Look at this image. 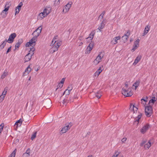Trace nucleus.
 Listing matches in <instances>:
<instances>
[{
	"label": "nucleus",
	"mask_w": 157,
	"mask_h": 157,
	"mask_svg": "<svg viewBox=\"0 0 157 157\" xmlns=\"http://www.w3.org/2000/svg\"><path fill=\"white\" fill-rule=\"evenodd\" d=\"M129 109L130 111H133V113H134L135 109H136L135 110L136 111L137 109V108L136 107H134V105H131L129 108Z\"/></svg>",
	"instance_id": "29"
},
{
	"label": "nucleus",
	"mask_w": 157,
	"mask_h": 157,
	"mask_svg": "<svg viewBox=\"0 0 157 157\" xmlns=\"http://www.w3.org/2000/svg\"><path fill=\"white\" fill-rule=\"evenodd\" d=\"M22 121L21 120V119H20L18 120L15 123V125H17V126H18V125L21 126V124L22 123Z\"/></svg>",
	"instance_id": "34"
},
{
	"label": "nucleus",
	"mask_w": 157,
	"mask_h": 157,
	"mask_svg": "<svg viewBox=\"0 0 157 157\" xmlns=\"http://www.w3.org/2000/svg\"><path fill=\"white\" fill-rule=\"evenodd\" d=\"M120 157H123V156L122 155H120Z\"/></svg>",
	"instance_id": "64"
},
{
	"label": "nucleus",
	"mask_w": 157,
	"mask_h": 157,
	"mask_svg": "<svg viewBox=\"0 0 157 157\" xmlns=\"http://www.w3.org/2000/svg\"><path fill=\"white\" fill-rule=\"evenodd\" d=\"M104 20H103V21L101 23L100 25L99 26V27L98 28V29L101 31V29H103L104 27L105 24H104L103 22Z\"/></svg>",
	"instance_id": "23"
},
{
	"label": "nucleus",
	"mask_w": 157,
	"mask_h": 157,
	"mask_svg": "<svg viewBox=\"0 0 157 157\" xmlns=\"http://www.w3.org/2000/svg\"><path fill=\"white\" fill-rule=\"evenodd\" d=\"M31 48H30V50L29 51V52L25 56L24 59L25 62L29 61L32 58V56L34 54V51L35 49L33 47V45L30 46Z\"/></svg>",
	"instance_id": "4"
},
{
	"label": "nucleus",
	"mask_w": 157,
	"mask_h": 157,
	"mask_svg": "<svg viewBox=\"0 0 157 157\" xmlns=\"http://www.w3.org/2000/svg\"><path fill=\"white\" fill-rule=\"evenodd\" d=\"M149 125L147 124L141 129L140 132L142 133H144L149 128Z\"/></svg>",
	"instance_id": "14"
},
{
	"label": "nucleus",
	"mask_w": 157,
	"mask_h": 157,
	"mask_svg": "<svg viewBox=\"0 0 157 157\" xmlns=\"http://www.w3.org/2000/svg\"><path fill=\"white\" fill-rule=\"evenodd\" d=\"M4 126V125L3 124H1L0 125V133H1V131L2 130Z\"/></svg>",
	"instance_id": "45"
},
{
	"label": "nucleus",
	"mask_w": 157,
	"mask_h": 157,
	"mask_svg": "<svg viewBox=\"0 0 157 157\" xmlns=\"http://www.w3.org/2000/svg\"><path fill=\"white\" fill-rule=\"evenodd\" d=\"M72 88H73V87H72V85H70L68 86L67 89H66L67 91H71L72 90Z\"/></svg>",
	"instance_id": "40"
},
{
	"label": "nucleus",
	"mask_w": 157,
	"mask_h": 157,
	"mask_svg": "<svg viewBox=\"0 0 157 157\" xmlns=\"http://www.w3.org/2000/svg\"><path fill=\"white\" fill-rule=\"evenodd\" d=\"M11 46H10L7 49V51L6 52V54H7L8 53L10 52L11 51Z\"/></svg>",
	"instance_id": "51"
},
{
	"label": "nucleus",
	"mask_w": 157,
	"mask_h": 157,
	"mask_svg": "<svg viewBox=\"0 0 157 157\" xmlns=\"http://www.w3.org/2000/svg\"><path fill=\"white\" fill-rule=\"evenodd\" d=\"M155 101H156V100L155 99H151L149 101V102L148 103L149 105H150V104H151L152 105H151L152 106V105H153V104L155 102Z\"/></svg>",
	"instance_id": "37"
},
{
	"label": "nucleus",
	"mask_w": 157,
	"mask_h": 157,
	"mask_svg": "<svg viewBox=\"0 0 157 157\" xmlns=\"http://www.w3.org/2000/svg\"><path fill=\"white\" fill-rule=\"evenodd\" d=\"M68 103H69V100L65 98L64 99L63 101V104H65L66 105Z\"/></svg>",
	"instance_id": "36"
},
{
	"label": "nucleus",
	"mask_w": 157,
	"mask_h": 157,
	"mask_svg": "<svg viewBox=\"0 0 157 157\" xmlns=\"http://www.w3.org/2000/svg\"><path fill=\"white\" fill-rule=\"evenodd\" d=\"M61 44L62 41L59 40H58L54 45H51V46H53L52 47L51 49V50L53 51L52 53L57 51L58 50Z\"/></svg>",
	"instance_id": "7"
},
{
	"label": "nucleus",
	"mask_w": 157,
	"mask_h": 157,
	"mask_svg": "<svg viewBox=\"0 0 157 157\" xmlns=\"http://www.w3.org/2000/svg\"><path fill=\"white\" fill-rule=\"evenodd\" d=\"M105 13V11H103L102 13L99 16L98 18H101V19L103 17V16Z\"/></svg>",
	"instance_id": "38"
},
{
	"label": "nucleus",
	"mask_w": 157,
	"mask_h": 157,
	"mask_svg": "<svg viewBox=\"0 0 157 157\" xmlns=\"http://www.w3.org/2000/svg\"><path fill=\"white\" fill-rule=\"evenodd\" d=\"M8 75V72L6 71H5L3 74L2 75L1 78L2 79L4 78Z\"/></svg>",
	"instance_id": "31"
},
{
	"label": "nucleus",
	"mask_w": 157,
	"mask_h": 157,
	"mask_svg": "<svg viewBox=\"0 0 157 157\" xmlns=\"http://www.w3.org/2000/svg\"><path fill=\"white\" fill-rule=\"evenodd\" d=\"M68 100L69 101V102L70 103L73 102V101H73V97H71Z\"/></svg>",
	"instance_id": "49"
},
{
	"label": "nucleus",
	"mask_w": 157,
	"mask_h": 157,
	"mask_svg": "<svg viewBox=\"0 0 157 157\" xmlns=\"http://www.w3.org/2000/svg\"><path fill=\"white\" fill-rule=\"evenodd\" d=\"M117 151H116L115 152V155H114L115 157H117L120 153H118L117 154Z\"/></svg>",
	"instance_id": "55"
},
{
	"label": "nucleus",
	"mask_w": 157,
	"mask_h": 157,
	"mask_svg": "<svg viewBox=\"0 0 157 157\" xmlns=\"http://www.w3.org/2000/svg\"><path fill=\"white\" fill-rule=\"evenodd\" d=\"M73 97L74 98H77L76 95L75 96L74 95V97Z\"/></svg>",
	"instance_id": "61"
},
{
	"label": "nucleus",
	"mask_w": 157,
	"mask_h": 157,
	"mask_svg": "<svg viewBox=\"0 0 157 157\" xmlns=\"http://www.w3.org/2000/svg\"><path fill=\"white\" fill-rule=\"evenodd\" d=\"M102 95L101 92L99 91L95 94V96L98 98H100L101 96Z\"/></svg>",
	"instance_id": "32"
},
{
	"label": "nucleus",
	"mask_w": 157,
	"mask_h": 157,
	"mask_svg": "<svg viewBox=\"0 0 157 157\" xmlns=\"http://www.w3.org/2000/svg\"><path fill=\"white\" fill-rule=\"evenodd\" d=\"M155 97L152 98V99H155Z\"/></svg>",
	"instance_id": "62"
},
{
	"label": "nucleus",
	"mask_w": 157,
	"mask_h": 157,
	"mask_svg": "<svg viewBox=\"0 0 157 157\" xmlns=\"http://www.w3.org/2000/svg\"><path fill=\"white\" fill-rule=\"evenodd\" d=\"M93 44L92 43H90L86 48V52H85V53L86 54L90 53V52L93 49Z\"/></svg>",
	"instance_id": "15"
},
{
	"label": "nucleus",
	"mask_w": 157,
	"mask_h": 157,
	"mask_svg": "<svg viewBox=\"0 0 157 157\" xmlns=\"http://www.w3.org/2000/svg\"><path fill=\"white\" fill-rule=\"evenodd\" d=\"M58 37L57 35H56L54 36L52 40V43L50 44V46H52L51 45L52 44V45H54V44L57 42L58 40H58Z\"/></svg>",
	"instance_id": "20"
},
{
	"label": "nucleus",
	"mask_w": 157,
	"mask_h": 157,
	"mask_svg": "<svg viewBox=\"0 0 157 157\" xmlns=\"http://www.w3.org/2000/svg\"><path fill=\"white\" fill-rule=\"evenodd\" d=\"M90 134V132H87V135H89Z\"/></svg>",
	"instance_id": "58"
},
{
	"label": "nucleus",
	"mask_w": 157,
	"mask_h": 157,
	"mask_svg": "<svg viewBox=\"0 0 157 157\" xmlns=\"http://www.w3.org/2000/svg\"><path fill=\"white\" fill-rule=\"evenodd\" d=\"M63 86V85L62 84L59 83L58 85L57 86V88L56 89V90H57L58 89H59V88H60V89Z\"/></svg>",
	"instance_id": "47"
},
{
	"label": "nucleus",
	"mask_w": 157,
	"mask_h": 157,
	"mask_svg": "<svg viewBox=\"0 0 157 157\" xmlns=\"http://www.w3.org/2000/svg\"><path fill=\"white\" fill-rule=\"evenodd\" d=\"M70 91H67V90H65V91L64 92L63 95L64 94H66L67 95H69V94H70Z\"/></svg>",
	"instance_id": "43"
},
{
	"label": "nucleus",
	"mask_w": 157,
	"mask_h": 157,
	"mask_svg": "<svg viewBox=\"0 0 157 157\" xmlns=\"http://www.w3.org/2000/svg\"><path fill=\"white\" fill-rule=\"evenodd\" d=\"M6 91H3V92H2V94H4L5 95H6Z\"/></svg>",
	"instance_id": "56"
},
{
	"label": "nucleus",
	"mask_w": 157,
	"mask_h": 157,
	"mask_svg": "<svg viewBox=\"0 0 157 157\" xmlns=\"http://www.w3.org/2000/svg\"><path fill=\"white\" fill-rule=\"evenodd\" d=\"M70 2L68 3L67 5H66L64 6V9H63V12H64V10L65 11V12L66 13L68 11L70 8L71 6L72 3L70 4Z\"/></svg>",
	"instance_id": "13"
},
{
	"label": "nucleus",
	"mask_w": 157,
	"mask_h": 157,
	"mask_svg": "<svg viewBox=\"0 0 157 157\" xmlns=\"http://www.w3.org/2000/svg\"><path fill=\"white\" fill-rule=\"evenodd\" d=\"M146 140L143 141L142 143L140 144V146H143L146 143Z\"/></svg>",
	"instance_id": "48"
},
{
	"label": "nucleus",
	"mask_w": 157,
	"mask_h": 157,
	"mask_svg": "<svg viewBox=\"0 0 157 157\" xmlns=\"http://www.w3.org/2000/svg\"><path fill=\"white\" fill-rule=\"evenodd\" d=\"M99 63V62L97 61V60L95 59L93 62V64L95 65H97Z\"/></svg>",
	"instance_id": "44"
},
{
	"label": "nucleus",
	"mask_w": 157,
	"mask_h": 157,
	"mask_svg": "<svg viewBox=\"0 0 157 157\" xmlns=\"http://www.w3.org/2000/svg\"><path fill=\"white\" fill-rule=\"evenodd\" d=\"M101 72L97 70L94 74V76L98 77Z\"/></svg>",
	"instance_id": "42"
},
{
	"label": "nucleus",
	"mask_w": 157,
	"mask_h": 157,
	"mask_svg": "<svg viewBox=\"0 0 157 157\" xmlns=\"http://www.w3.org/2000/svg\"><path fill=\"white\" fill-rule=\"evenodd\" d=\"M30 149L29 148L26 151V152L25 153H27L30 155Z\"/></svg>",
	"instance_id": "53"
},
{
	"label": "nucleus",
	"mask_w": 157,
	"mask_h": 157,
	"mask_svg": "<svg viewBox=\"0 0 157 157\" xmlns=\"http://www.w3.org/2000/svg\"><path fill=\"white\" fill-rule=\"evenodd\" d=\"M122 94L126 97H130L132 94L131 89L128 88V86L127 82L125 83V86L122 89Z\"/></svg>",
	"instance_id": "2"
},
{
	"label": "nucleus",
	"mask_w": 157,
	"mask_h": 157,
	"mask_svg": "<svg viewBox=\"0 0 157 157\" xmlns=\"http://www.w3.org/2000/svg\"><path fill=\"white\" fill-rule=\"evenodd\" d=\"M11 6L10 2H7L5 6V9L2 10L1 13L0 15L2 18H5L8 14V11Z\"/></svg>",
	"instance_id": "3"
},
{
	"label": "nucleus",
	"mask_w": 157,
	"mask_h": 157,
	"mask_svg": "<svg viewBox=\"0 0 157 157\" xmlns=\"http://www.w3.org/2000/svg\"><path fill=\"white\" fill-rule=\"evenodd\" d=\"M72 125L71 123H66L65 126L60 131V134H62L66 132L69 129Z\"/></svg>",
	"instance_id": "8"
},
{
	"label": "nucleus",
	"mask_w": 157,
	"mask_h": 157,
	"mask_svg": "<svg viewBox=\"0 0 157 157\" xmlns=\"http://www.w3.org/2000/svg\"><path fill=\"white\" fill-rule=\"evenodd\" d=\"M141 58V55H138L136 58L133 64L134 65H136L140 61Z\"/></svg>",
	"instance_id": "21"
},
{
	"label": "nucleus",
	"mask_w": 157,
	"mask_h": 157,
	"mask_svg": "<svg viewBox=\"0 0 157 157\" xmlns=\"http://www.w3.org/2000/svg\"><path fill=\"white\" fill-rule=\"evenodd\" d=\"M23 40L22 39H19L18 40V42L16 44L15 47V49L17 48H18L20 46L21 44L22 43Z\"/></svg>",
	"instance_id": "22"
},
{
	"label": "nucleus",
	"mask_w": 157,
	"mask_h": 157,
	"mask_svg": "<svg viewBox=\"0 0 157 157\" xmlns=\"http://www.w3.org/2000/svg\"><path fill=\"white\" fill-rule=\"evenodd\" d=\"M51 8L50 7H46L44 10L43 12L40 13L39 14L40 16L42 19L43 18L46 17L51 11Z\"/></svg>",
	"instance_id": "5"
},
{
	"label": "nucleus",
	"mask_w": 157,
	"mask_h": 157,
	"mask_svg": "<svg viewBox=\"0 0 157 157\" xmlns=\"http://www.w3.org/2000/svg\"><path fill=\"white\" fill-rule=\"evenodd\" d=\"M29 154H27V153H24L23 155V157H29Z\"/></svg>",
	"instance_id": "46"
},
{
	"label": "nucleus",
	"mask_w": 157,
	"mask_h": 157,
	"mask_svg": "<svg viewBox=\"0 0 157 157\" xmlns=\"http://www.w3.org/2000/svg\"><path fill=\"white\" fill-rule=\"evenodd\" d=\"M151 146V142L150 141H149L147 143L145 144L144 145V148L145 149H148Z\"/></svg>",
	"instance_id": "26"
},
{
	"label": "nucleus",
	"mask_w": 157,
	"mask_h": 157,
	"mask_svg": "<svg viewBox=\"0 0 157 157\" xmlns=\"http://www.w3.org/2000/svg\"><path fill=\"white\" fill-rule=\"evenodd\" d=\"M145 113L147 117H150L152 113L151 105H149L145 107Z\"/></svg>",
	"instance_id": "6"
},
{
	"label": "nucleus",
	"mask_w": 157,
	"mask_h": 157,
	"mask_svg": "<svg viewBox=\"0 0 157 157\" xmlns=\"http://www.w3.org/2000/svg\"><path fill=\"white\" fill-rule=\"evenodd\" d=\"M130 31L128 30L127 33L125 34L122 37V39L124 43H125L127 41L129 36L130 35Z\"/></svg>",
	"instance_id": "10"
},
{
	"label": "nucleus",
	"mask_w": 157,
	"mask_h": 157,
	"mask_svg": "<svg viewBox=\"0 0 157 157\" xmlns=\"http://www.w3.org/2000/svg\"><path fill=\"white\" fill-rule=\"evenodd\" d=\"M141 104L145 107L146 103L147 101V97L145 99H142L141 100Z\"/></svg>",
	"instance_id": "25"
},
{
	"label": "nucleus",
	"mask_w": 157,
	"mask_h": 157,
	"mask_svg": "<svg viewBox=\"0 0 157 157\" xmlns=\"http://www.w3.org/2000/svg\"><path fill=\"white\" fill-rule=\"evenodd\" d=\"M140 83V81L139 80L136 81L133 85V86H134L135 88V89H136L137 87L139 85Z\"/></svg>",
	"instance_id": "30"
},
{
	"label": "nucleus",
	"mask_w": 157,
	"mask_h": 157,
	"mask_svg": "<svg viewBox=\"0 0 157 157\" xmlns=\"http://www.w3.org/2000/svg\"><path fill=\"white\" fill-rule=\"evenodd\" d=\"M42 29L41 26H39L32 33V35L33 37L30 40L29 42H27L26 44V47H29L30 46L33 45L34 46L35 45V42L37 40V37L40 35Z\"/></svg>",
	"instance_id": "1"
},
{
	"label": "nucleus",
	"mask_w": 157,
	"mask_h": 157,
	"mask_svg": "<svg viewBox=\"0 0 157 157\" xmlns=\"http://www.w3.org/2000/svg\"><path fill=\"white\" fill-rule=\"evenodd\" d=\"M150 26L149 25H148L146 26L144 30V33L143 35V36L145 35L148 32L150 29Z\"/></svg>",
	"instance_id": "19"
},
{
	"label": "nucleus",
	"mask_w": 157,
	"mask_h": 157,
	"mask_svg": "<svg viewBox=\"0 0 157 157\" xmlns=\"http://www.w3.org/2000/svg\"><path fill=\"white\" fill-rule=\"evenodd\" d=\"M121 36H116L113 38V40L111 41V43L112 44H116L118 42V40H120L121 39Z\"/></svg>",
	"instance_id": "18"
},
{
	"label": "nucleus",
	"mask_w": 157,
	"mask_h": 157,
	"mask_svg": "<svg viewBox=\"0 0 157 157\" xmlns=\"http://www.w3.org/2000/svg\"><path fill=\"white\" fill-rule=\"evenodd\" d=\"M103 67V66H101L99 68V69L97 70L101 72L102 71V70L101 69V68Z\"/></svg>",
	"instance_id": "54"
},
{
	"label": "nucleus",
	"mask_w": 157,
	"mask_h": 157,
	"mask_svg": "<svg viewBox=\"0 0 157 157\" xmlns=\"http://www.w3.org/2000/svg\"><path fill=\"white\" fill-rule=\"evenodd\" d=\"M17 150L16 149H15L11 153V154L10 155L9 157H15L16 152Z\"/></svg>",
	"instance_id": "33"
},
{
	"label": "nucleus",
	"mask_w": 157,
	"mask_h": 157,
	"mask_svg": "<svg viewBox=\"0 0 157 157\" xmlns=\"http://www.w3.org/2000/svg\"><path fill=\"white\" fill-rule=\"evenodd\" d=\"M142 115L141 113H140L139 115H138V116L136 117L135 119V122H137V124L138 123L140 119L142 117Z\"/></svg>",
	"instance_id": "27"
},
{
	"label": "nucleus",
	"mask_w": 157,
	"mask_h": 157,
	"mask_svg": "<svg viewBox=\"0 0 157 157\" xmlns=\"http://www.w3.org/2000/svg\"><path fill=\"white\" fill-rule=\"evenodd\" d=\"M7 42V40L6 39L0 45V49H2L5 46Z\"/></svg>",
	"instance_id": "24"
},
{
	"label": "nucleus",
	"mask_w": 157,
	"mask_h": 157,
	"mask_svg": "<svg viewBox=\"0 0 157 157\" xmlns=\"http://www.w3.org/2000/svg\"><path fill=\"white\" fill-rule=\"evenodd\" d=\"M16 36V34L15 33L11 34L9 37L8 39L7 40V42L9 43H12L14 41V38Z\"/></svg>",
	"instance_id": "9"
},
{
	"label": "nucleus",
	"mask_w": 157,
	"mask_h": 157,
	"mask_svg": "<svg viewBox=\"0 0 157 157\" xmlns=\"http://www.w3.org/2000/svg\"><path fill=\"white\" fill-rule=\"evenodd\" d=\"M82 44H83L82 42H80L79 44V46H81V45H82Z\"/></svg>",
	"instance_id": "59"
},
{
	"label": "nucleus",
	"mask_w": 157,
	"mask_h": 157,
	"mask_svg": "<svg viewBox=\"0 0 157 157\" xmlns=\"http://www.w3.org/2000/svg\"><path fill=\"white\" fill-rule=\"evenodd\" d=\"M64 81H65V78H63L60 81V82L59 83L60 84H62L63 85V83L64 82Z\"/></svg>",
	"instance_id": "52"
},
{
	"label": "nucleus",
	"mask_w": 157,
	"mask_h": 157,
	"mask_svg": "<svg viewBox=\"0 0 157 157\" xmlns=\"http://www.w3.org/2000/svg\"><path fill=\"white\" fill-rule=\"evenodd\" d=\"M60 3V0H55L54 3V5L56 6Z\"/></svg>",
	"instance_id": "39"
},
{
	"label": "nucleus",
	"mask_w": 157,
	"mask_h": 157,
	"mask_svg": "<svg viewBox=\"0 0 157 157\" xmlns=\"http://www.w3.org/2000/svg\"><path fill=\"white\" fill-rule=\"evenodd\" d=\"M127 140V138L124 137L121 140V141L122 143H125Z\"/></svg>",
	"instance_id": "50"
},
{
	"label": "nucleus",
	"mask_w": 157,
	"mask_h": 157,
	"mask_svg": "<svg viewBox=\"0 0 157 157\" xmlns=\"http://www.w3.org/2000/svg\"><path fill=\"white\" fill-rule=\"evenodd\" d=\"M94 33H91L90 34L88 37L86 38L87 43H89L92 41V39L94 37Z\"/></svg>",
	"instance_id": "12"
},
{
	"label": "nucleus",
	"mask_w": 157,
	"mask_h": 157,
	"mask_svg": "<svg viewBox=\"0 0 157 157\" xmlns=\"http://www.w3.org/2000/svg\"><path fill=\"white\" fill-rule=\"evenodd\" d=\"M31 78V76H30V77H29V80H30Z\"/></svg>",
	"instance_id": "63"
},
{
	"label": "nucleus",
	"mask_w": 157,
	"mask_h": 157,
	"mask_svg": "<svg viewBox=\"0 0 157 157\" xmlns=\"http://www.w3.org/2000/svg\"><path fill=\"white\" fill-rule=\"evenodd\" d=\"M31 69L30 67V65H29L28 67L26 69L25 72H24V74H25L26 73L28 74L31 71Z\"/></svg>",
	"instance_id": "28"
},
{
	"label": "nucleus",
	"mask_w": 157,
	"mask_h": 157,
	"mask_svg": "<svg viewBox=\"0 0 157 157\" xmlns=\"http://www.w3.org/2000/svg\"><path fill=\"white\" fill-rule=\"evenodd\" d=\"M22 5V2H20L18 4V6L17 7H16L15 9V15H16L17 14L19 13L21 9V7Z\"/></svg>",
	"instance_id": "11"
},
{
	"label": "nucleus",
	"mask_w": 157,
	"mask_h": 157,
	"mask_svg": "<svg viewBox=\"0 0 157 157\" xmlns=\"http://www.w3.org/2000/svg\"><path fill=\"white\" fill-rule=\"evenodd\" d=\"M5 95L4 94H2L0 97V102H2L4 99Z\"/></svg>",
	"instance_id": "41"
},
{
	"label": "nucleus",
	"mask_w": 157,
	"mask_h": 157,
	"mask_svg": "<svg viewBox=\"0 0 157 157\" xmlns=\"http://www.w3.org/2000/svg\"><path fill=\"white\" fill-rule=\"evenodd\" d=\"M139 41V39H137L135 42H134L133 48L132 49V50L134 51L136 48L138 47Z\"/></svg>",
	"instance_id": "17"
},
{
	"label": "nucleus",
	"mask_w": 157,
	"mask_h": 157,
	"mask_svg": "<svg viewBox=\"0 0 157 157\" xmlns=\"http://www.w3.org/2000/svg\"><path fill=\"white\" fill-rule=\"evenodd\" d=\"M103 56L104 54H103V52H99V54L97 56L96 59L97 60V61L100 62L101 61V60L102 58L103 57Z\"/></svg>",
	"instance_id": "16"
},
{
	"label": "nucleus",
	"mask_w": 157,
	"mask_h": 157,
	"mask_svg": "<svg viewBox=\"0 0 157 157\" xmlns=\"http://www.w3.org/2000/svg\"><path fill=\"white\" fill-rule=\"evenodd\" d=\"M7 89H8V88L7 87H6L5 88V89L4 90V91H6V90H7Z\"/></svg>",
	"instance_id": "57"
},
{
	"label": "nucleus",
	"mask_w": 157,
	"mask_h": 157,
	"mask_svg": "<svg viewBox=\"0 0 157 157\" xmlns=\"http://www.w3.org/2000/svg\"><path fill=\"white\" fill-rule=\"evenodd\" d=\"M92 157V155H89L87 156V157Z\"/></svg>",
	"instance_id": "60"
},
{
	"label": "nucleus",
	"mask_w": 157,
	"mask_h": 157,
	"mask_svg": "<svg viewBox=\"0 0 157 157\" xmlns=\"http://www.w3.org/2000/svg\"><path fill=\"white\" fill-rule=\"evenodd\" d=\"M37 133L36 131L35 132H34L33 134L32 135L31 137V139L32 140H33L36 137V134Z\"/></svg>",
	"instance_id": "35"
}]
</instances>
